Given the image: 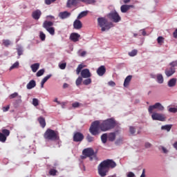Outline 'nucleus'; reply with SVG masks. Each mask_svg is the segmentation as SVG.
I'll return each instance as SVG.
<instances>
[{
	"label": "nucleus",
	"instance_id": "nucleus-5",
	"mask_svg": "<svg viewBox=\"0 0 177 177\" xmlns=\"http://www.w3.org/2000/svg\"><path fill=\"white\" fill-rule=\"evenodd\" d=\"M44 139H47V140H59V135L57 132L48 129L44 133Z\"/></svg>",
	"mask_w": 177,
	"mask_h": 177
},
{
	"label": "nucleus",
	"instance_id": "nucleus-42",
	"mask_svg": "<svg viewBox=\"0 0 177 177\" xmlns=\"http://www.w3.org/2000/svg\"><path fill=\"white\" fill-rule=\"evenodd\" d=\"M159 149H160V150H162V153H164V154H168V153H169V151L163 146H160L159 147Z\"/></svg>",
	"mask_w": 177,
	"mask_h": 177
},
{
	"label": "nucleus",
	"instance_id": "nucleus-23",
	"mask_svg": "<svg viewBox=\"0 0 177 177\" xmlns=\"http://www.w3.org/2000/svg\"><path fill=\"white\" fill-rule=\"evenodd\" d=\"M30 68L32 71V73H37L38 71V69L39 68V63H35L30 66Z\"/></svg>",
	"mask_w": 177,
	"mask_h": 177
},
{
	"label": "nucleus",
	"instance_id": "nucleus-24",
	"mask_svg": "<svg viewBox=\"0 0 177 177\" xmlns=\"http://www.w3.org/2000/svg\"><path fill=\"white\" fill-rule=\"evenodd\" d=\"M116 136L117 135L115 134V132L110 133L108 135V140H109V142H114Z\"/></svg>",
	"mask_w": 177,
	"mask_h": 177
},
{
	"label": "nucleus",
	"instance_id": "nucleus-51",
	"mask_svg": "<svg viewBox=\"0 0 177 177\" xmlns=\"http://www.w3.org/2000/svg\"><path fill=\"white\" fill-rule=\"evenodd\" d=\"M10 99H15V97H19V93H14L9 96Z\"/></svg>",
	"mask_w": 177,
	"mask_h": 177
},
{
	"label": "nucleus",
	"instance_id": "nucleus-20",
	"mask_svg": "<svg viewBox=\"0 0 177 177\" xmlns=\"http://www.w3.org/2000/svg\"><path fill=\"white\" fill-rule=\"evenodd\" d=\"M79 2H81V0H68L67 7L71 8V6L77 5Z\"/></svg>",
	"mask_w": 177,
	"mask_h": 177
},
{
	"label": "nucleus",
	"instance_id": "nucleus-50",
	"mask_svg": "<svg viewBox=\"0 0 177 177\" xmlns=\"http://www.w3.org/2000/svg\"><path fill=\"white\" fill-rule=\"evenodd\" d=\"M170 67L171 68H175V67H177V61H174L169 64Z\"/></svg>",
	"mask_w": 177,
	"mask_h": 177
},
{
	"label": "nucleus",
	"instance_id": "nucleus-26",
	"mask_svg": "<svg viewBox=\"0 0 177 177\" xmlns=\"http://www.w3.org/2000/svg\"><path fill=\"white\" fill-rule=\"evenodd\" d=\"M38 121L42 128H45V127H46V122L45 121V118L39 117L38 118Z\"/></svg>",
	"mask_w": 177,
	"mask_h": 177
},
{
	"label": "nucleus",
	"instance_id": "nucleus-28",
	"mask_svg": "<svg viewBox=\"0 0 177 177\" xmlns=\"http://www.w3.org/2000/svg\"><path fill=\"white\" fill-rule=\"evenodd\" d=\"M88 12H89V11H88V10L83 11V12H80V13L78 15L77 19L78 20H80V19H82V17H85L86 16H87V15H88Z\"/></svg>",
	"mask_w": 177,
	"mask_h": 177
},
{
	"label": "nucleus",
	"instance_id": "nucleus-45",
	"mask_svg": "<svg viewBox=\"0 0 177 177\" xmlns=\"http://www.w3.org/2000/svg\"><path fill=\"white\" fill-rule=\"evenodd\" d=\"M39 38H40L41 41H45V39L46 38V35H45V33H44V32L41 31L39 32Z\"/></svg>",
	"mask_w": 177,
	"mask_h": 177
},
{
	"label": "nucleus",
	"instance_id": "nucleus-63",
	"mask_svg": "<svg viewBox=\"0 0 177 177\" xmlns=\"http://www.w3.org/2000/svg\"><path fill=\"white\" fill-rule=\"evenodd\" d=\"M140 32H141L142 35H143L144 37L146 36V31L145 30V29L140 30Z\"/></svg>",
	"mask_w": 177,
	"mask_h": 177
},
{
	"label": "nucleus",
	"instance_id": "nucleus-16",
	"mask_svg": "<svg viewBox=\"0 0 177 177\" xmlns=\"http://www.w3.org/2000/svg\"><path fill=\"white\" fill-rule=\"evenodd\" d=\"M73 28L75 30H81V28H82V22H81V21H80V19H76L74 22H73Z\"/></svg>",
	"mask_w": 177,
	"mask_h": 177
},
{
	"label": "nucleus",
	"instance_id": "nucleus-4",
	"mask_svg": "<svg viewBox=\"0 0 177 177\" xmlns=\"http://www.w3.org/2000/svg\"><path fill=\"white\" fill-rule=\"evenodd\" d=\"M84 65L79 64L77 69H76V74L80 75V73L81 74L82 78H91L92 77V73L88 68L83 69Z\"/></svg>",
	"mask_w": 177,
	"mask_h": 177
},
{
	"label": "nucleus",
	"instance_id": "nucleus-29",
	"mask_svg": "<svg viewBox=\"0 0 177 177\" xmlns=\"http://www.w3.org/2000/svg\"><path fill=\"white\" fill-rule=\"evenodd\" d=\"M83 3L86 5H95L96 3V0H80Z\"/></svg>",
	"mask_w": 177,
	"mask_h": 177
},
{
	"label": "nucleus",
	"instance_id": "nucleus-36",
	"mask_svg": "<svg viewBox=\"0 0 177 177\" xmlns=\"http://www.w3.org/2000/svg\"><path fill=\"white\" fill-rule=\"evenodd\" d=\"M123 142H124V138H120L116 140V141L115 142V145H116V146H120V145H122Z\"/></svg>",
	"mask_w": 177,
	"mask_h": 177
},
{
	"label": "nucleus",
	"instance_id": "nucleus-19",
	"mask_svg": "<svg viewBox=\"0 0 177 177\" xmlns=\"http://www.w3.org/2000/svg\"><path fill=\"white\" fill-rule=\"evenodd\" d=\"M130 8H133V5H122L120 7L122 13H127L129 10Z\"/></svg>",
	"mask_w": 177,
	"mask_h": 177
},
{
	"label": "nucleus",
	"instance_id": "nucleus-53",
	"mask_svg": "<svg viewBox=\"0 0 177 177\" xmlns=\"http://www.w3.org/2000/svg\"><path fill=\"white\" fill-rule=\"evenodd\" d=\"M50 77H52V75H48L47 76H46L45 77H44V79L41 80L42 82H46V81H48V80H49V78H50Z\"/></svg>",
	"mask_w": 177,
	"mask_h": 177
},
{
	"label": "nucleus",
	"instance_id": "nucleus-18",
	"mask_svg": "<svg viewBox=\"0 0 177 177\" xmlns=\"http://www.w3.org/2000/svg\"><path fill=\"white\" fill-rule=\"evenodd\" d=\"M176 82L177 79L175 77L170 79L167 82V86H169V88H174V86H176Z\"/></svg>",
	"mask_w": 177,
	"mask_h": 177
},
{
	"label": "nucleus",
	"instance_id": "nucleus-10",
	"mask_svg": "<svg viewBox=\"0 0 177 177\" xmlns=\"http://www.w3.org/2000/svg\"><path fill=\"white\" fill-rule=\"evenodd\" d=\"M83 156H86L87 157H90L91 161H92L93 158L91 157V156H95V151L92 148H87L83 150L82 151Z\"/></svg>",
	"mask_w": 177,
	"mask_h": 177
},
{
	"label": "nucleus",
	"instance_id": "nucleus-32",
	"mask_svg": "<svg viewBox=\"0 0 177 177\" xmlns=\"http://www.w3.org/2000/svg\"><path fill=\"white\" fill-rule=\"evenodd\" d=\"M154 110H157V106L156 104L149 106L148 111L149 114H151Z\"/></svg>",
	"mask_w": 177,
	"mask_h": 177
},
{
	"label": "nucleus",
	"instance_id": "nucleus-22",
	"mask_svg": "<svg viewBox=\"0 0 177 177\" xmlns=\"http://www.w3.org/2000/svg\"><path fill=\"white\" fill-rule=\"evenodd\" d=\"M156 82L158 84H164V77L160 73L156 75Z\"/></svg>",
	"mask_w": 177,
	"mask_h": 177
},
{
	"label": "nucleus",
	"instance_id": "nucleus-49",
	"mask_svg": "<svg viewBox=\"0 0 177 177\" xmlns=\"http://www.w3.org/2000/svg\"><path fill=\"white\" fill-rule=\"evenodd\" d=\"M50 175H51L52 176H55V175H56V174H57V171L56 169H51L49 171Z\"/></svg>",
	"mask_w": 177,
	"mask_h": 177
},
{
	"label": "nucleus",
	"instance_id": "nucleus-33",
	"mask_svg": "<svg viewBox=\"0 0 177 177\" xmlns=\"http://www.w3.org/2000/svg\"><path fill=\"white\" fill-rule=\"evenodd\" d=\"M1 133H3V135H4L5 136H6L8 138V136H9V135H10V131L6 129H1Z\"/></svg>",
	"mask_w": 177,
	"mask_h": 177
},
{
	"label": "nucleus",
	"instance_id": "nucleus-35",
	"mask_svg": "<svg viewBox=\"0 0 177 177\" xmlns=\"http://www.w3.org/2000/svg\"><path fill=\"white\" fill-rule=\"evenodd\" d=\"M8 137L5 135H3V133H0V142H2V143H5V142H6V138Z\"/></svg>",
	"mask_w": 177,
	"mask_h": 177
},
{
	"label": "nucleus",
	"instance_id": "nucleus-7",
	"mask_svg": "<svg viewBox=\"0 0 177 177\" xmlns=\"http://www.w3.org/2000/svg\"><path fill=\"white\" fill-rule=\"evenodd\" d=\"M52 26H53V22L50 21H45L43 24L44 28L50 33V35H55V28Z\"/></svg>",
	"mask_w": 177,
	"mask_h": 177
},
{
	"label": "nucleus",
	"instance_id": "nucleus-21",
	"mask_svg": "<svg viewBox=\"0 0 177 177\" xmlns=\"http://www.w3.org/2000/svg\"><path fill=\"white\" fill-rule=\"evenodd\" d=\"M36 86L37 83L35 82V80H30L26 85V88L27 89H32V88H35Z\"/></svg>",
	"mask_w": 177,
	"mask_h": 177
},
{
	"label": "nucleus",
	"instance_id": "nucleus-37",
	"mask_svg": "<svg viewBox=\"0 0 177 177\" xmlns=\"http://www.w3.org/2000/svg\"><path fill=\"white\" fill-rule=\"evenodd\" d=\"M136 55H138V50L134 49L129 53V56H130L131 57H133L136 56Z\"/></svg>",
	"mask_w": 177,
	"mask_h": 177
},
{
	"label": "nucleus",
	"instance_id": "nucleus-25",
	"mask_svg": "<svg viewBox=\"0 0 177 177\" xmlns=\"http://www.w3.org/2000/svg\"><path fill=\"white\" fill-rule=\"evenodd\" d=\"M132 80V75H129L127 76L124 82V86L125 88H127V86H128V85H129V82H131V80Z\"/></svg>",
	"mask_w": 177,
	"mask_h": 177
},
{
	"label": "nucleus",
	"instance_id": "nucleus-55",
	"mask_svg": "<svg viewBox=\"0 0 177 177\" xmlns=\"http://www.w3.org/2000/svg\"><path fill=\"white\" fill-rule=\"evenodd\" d=\"M80 105H81V104H80L79 102H74V103L72 104V106H73L74 109L78 108V106H80Z\"/></svg>",
	"mask_w": 177,
	"mask_h": 177
},
{
	"label": "nucleus",
	"instance_id": "nucleus-13",
	"mask_svg": "<svg viewBox=\"0 0 177 177\" xmlns=\"http://www.w3.org/2000/svg\"><path fill=\"white\" fill-rule=\"evenodd\" d=\"M58 16L62 20H64L65 19H68V17L71 16V12L67 11L61 12L59 13Z\"/></svg>",
	"mask_w": 177,
	"mask_h": 177
},
{
	"label": "nucleus",
	"instance_id": "nucleus-56",
	"mask_svg": "<svg viewBox=\"0 0 177 177\" xmlns=\"http://www.w3.org/2000/svg\"><path fill=\"white\" fill-rule=\"evenodd\" d=\"M17 53L19 56H21V55H23V48H17Z\"/></svg>",
	"mask_w": 177,
	"mask_h": 177
},
{
	"label": "nucleus",
	"instance_id": "nucleus-57",
	"mask_svg": "<svg viewBox=\"0 0 177 177\" xmlns=\"http://www.w3.org/2000/svg\"><path fill=\"white\" fill-rule=\"evenodd\" d=\"M145 149H150V147H151V144H150V142H145Z\"/></svg>",
	"mask_w": 177,
	"mask_h": 177
},
{
	"label": "nucleus",
	"instance_id": "nucleus-64",
	"mask_svg": "<svg viewBox=\"0 0 177 177\" xmlns=\"http://www.w3.org/2000/svg\"><path fill=\"white\" fill-rule=\"evenodd\" d=\"M173 37L174 38H177V29H176V30L174 32Z\"/></svg>",
	"mask_w": 177,
	"mask_h": 177
},
{
	"label": "nucleus",
	"instance_id": "nucleus-34",
	"mask_svg": "<svg viewBox=\"0 0 177 177\" xmlns=\"http://www.w3.org/2000/svg\"><path fill=\"white\" fill-rule=\"evenodd\" d=\"M129 132L131 135H135L136 133V127L130 126L129 127Z\"/></svg>",
	"mask_w": 177,
	"mask_h": 177
},
{
	"label": "nucleus",
	"instance_id": "nucleus-31",
	"mask_svg": "<svg viewBox=\"0 0 177 177\" xmlns=\"http://www.w3.org/2000/svg\"><path fill=\"white\" fill-rule=\"evenodd\" d=\"M107 139H109V136H107V133H104L101 136V140L102 143H106Z\"/></svg>",
	"mask_w": 177,
	"mask_h": 177
},
{
	"label": "nucleus",
	"instance_id": "nucleus-2",
	"mask_svg": "<svg viewBox=\"0 0 177 177\" xmlns=\"http://www.w3.org/2000/svg\"><path fill=\"white\" fill-rule=\"evenodd\" d=\"M116 126L117 121H115L113 118H109L104 120L100 124V130L102 131V132H106L107 131H110V129H113Z\"/></svg>",
	"mask_w": 177,
	"mask_h": 177
},
{
	"label": "nucleus",
	"instance_id": "nucleus-39",
	"mask_svg": "<svg viewBox=\"0 0 177 177\" xmlns=\"http://www.w3.org/2000/svg\"><path fill=\"white\" fill-rule=\"evenodd\" d=\"M91 84H92V79H91L89 77H88L87 79H86L83 81L84 85H89Z\"/></svg>",
	"mask_w": 177,
	"mask_h": 177
},
{
	"label": "nucleus",
	"instance_id": "nucleus-58",
	"mask_svg": "<svg viewBox=\"0 0 177 177\" xmlns=\"http://www.w3.org/2000/svg\"><path fill=\"white\" fill-rule=\"evenodd\" d=\"M56 0H45L46 5H50L52 2H55Z\"/></svg>",
	"mask_w": 177,
	"mask_h": 177
},
{
	"label": "nucleus",
	"instance_id": "nucleus-43",
	"mask_svg": "<svg viewBox=\"0 0 177 177\" xmlns=\"http://www.w3.org/2000/svg\"><path fill=\"white\" fill-rule=\"evenodd\" d=\"M167 110L169 113H177V108H175V107L168 106Z\"/></svg>",
	"mask_w": 177,
	"mask_h": 177
},
{
	"label": "nucleus",
	"instance_id": "nucleus-61",
	"mask_svg": "<svg viewBox=\"0 0 177 177\" xmlns=\"http://www.w3.org/2000/svg\"><path fill=\"white\" fill-rule=\"evenodd\" d=\"M17 100H16V103H17V104H19V103H21V95H19L17 97Z\"/></svg>",
	"mask_w": 177,
	"mask_h": 177
},
{
	"label": "nucleus",
	"instance_id": "nucleus-14",
	"mask_svg": "<svg viewBox=\"0 0 177 177\" xmlns=\"http://www.w3.org/2000/svg\"><path fill=\"white\" fill-rule=\"evenodd\" d=\"M80 37H81V35L75 32H73L70 35V39L71 41H73V42H78V41H80Z\"/></svg>",
	"mask_w": 177,
	"mask_h": 177
},
{
	"label": "nucleus",
	"instance_id": "nucleus-52",
	"mask_svg": "<svg viewBox=\"0 0 177 177\" xmlns=\"http://www.w3.org/2000/svg\"><path fill=\"white\" fill-rule=\"evenodd\" d=\"M80 52L81 50L78 51L79 56H81L82 57H85V56L86 55V51H82V53Z\"/></svg>",
	"mask_w": 177,
	"mask_h": 177
},
{
	"label": "nucleus",
	"instance_id": "nucleus-17",
	"mask_svg": "<svg viewBox=\"0 0 177 177\" xmlns=\"http://www.w3.org/2000/svg\"><path fill=\"white\" fill-rule=\"evenodd\" d=\"M41 15H42L41 10H36L35 11L32 12V17L35 20H39V19L41 17Z\"/></svg>",
	"mask_w": 177,
	"mask_h": 177
},
{
	"label": "nucleus",
	"instance_id": "nucleus-44",
	"mask_svg": "<svg viewBox=\"0 0 177 177\" xmlns=\"http://www.w3.org/2000/svg\"><path fill=\"white\" fill-rule=\"evenodd\" d=\"M157 42L159 45H162V44H164V37H162V36L158 37Z\"/></svg>",
	"mask_w": 177,
	"mask_h": 177
},
{
	"label": "nucleus",
	"instance_id": "nucleus-3",
	"mask_svg": "<svg viewBox=\"0 0 177 177\" xmlns=\"http://www.w3.org/2000/svg\"><path fill=\"white\" fill-rule=\"evenodd\" d=\"M97 24L101 27V31L102 32L109 31V30L113 27V24L109 22L105 17L97 18Z\"/></svg>",
	"mask_w": 177,
	"mask_h": 177
},
{
	"label": "nucleus",
	"instance_id": "nucleus-15",
	"mask_svg": "<svg viewBox=\"0 0 177 177\" xmlns=\"http://www.w3.org/2000/svg\"><path fill=\"white\" fill-rule=\"evenodd\" d=\"M106 73V67L104 66H101L97 69V74L99 77H103Z\"/></svg>",
	"mask_w": 177,
	"mask_h": 177
},
{
	"label": "nucleus",
	"instance_id": "nucleus-6",
	"mask_svg": "<svg viewBox=\"0 0 177 177\" xmlns=\"http://www.w3.org/2000/svg\"><path fill=\"white\" fill-rule=\"evenodd\" d=\"M89 132L93 136L99 135L100 133V122L99 121H95L91 124L89 129Z\"/></svg>",
	"mask_w": 177,
	"mask_h": 177
},
{
	"label": "nucleus",
	"instance_id": "nucleus-38",
	"mask_svg": "<svg viewBox=\"0 0 177 177\" xmlns=\"http://www.w3.org/2000/svg\"><path fill=\"white\" fill-rule=\"evenodd\" d=\"M82 83V77L79 76L75 81V84L77 86H80V85Z\"/></svg>",
	"mask_w": 177,
	"mask_h": 177
},
{
	"label": "nucleus",
	"instance_id": "nucleus-12",
	"mask_svg": "<svg viewBox=\"0 0 177 177\" xmlns=\"http://www.w3.org/2000/svg\"><path fill=\"white\" fill-rule=\"evenodd\" d=\"M175 72H176L175 68H172L171 66L168 67L165 71V73L167 77H172V75L175 74Z\"/></svg>",
	"mask_w": 177,
	"mask_h": 177
},
{
	"label": "nucleus",
	"instance_id": "nucleus-27",
	"mask_svg": "<svg viewBox=\"0 0 177 177\" xmlns=\"http://www.w3.org/2000/svg\"><path fill=\"white\" fill-rule=\"evenodd\" d=\"M172 129V124H166L161 127L162 131H167V132H169L171 129Z\"/></svg>",
	"mask_w": 177,
	"mask_h": 177
},
{
	"label": "nucleus",
	"instance_id": "nucleus-8",
	"mask_svg": "<svg viewBox=\"0 0 177 177\" xmlns=\"http://www.w3.org/2000/svg\"><path fill=\"white\" fill-rule=\"evenodd\" d=\"M108 17L113 21V23H120L121 17L117 11H112L108 15Z\"/></svg>",
	"mask_w": 177,
	"mask_h": 177
},
{
	"label": "nucleus",
	"instance_id": "nucleus-48",
	"mask_svg": "<svg viewBox=\"0 0 177 177\" xmlns=\"http://www.w3.org/2000/svg\"><path fill=\"white\" fill-rule=\"evenodd\" d=\"M45 73V70L40 69L36 74L37 77H41L44 75V73Z\"/></svg>",
	"mask_w": 177,
	"mask_h": 177
},
{
	"label": "nucleus",
	"instance_id": "nucleus-9",
	"mask_svg": "<svg viewBox=\"0 0 177 177\" xmlns=\"http://www.w3.org/2000/svg\"><path fill=\"white\" fill-rule=\"evenodd\" d=\"M151 118L153 121H165V115L162 113H153L151 115Z\"/></svg>",
	"mask_w": 177,
	"mask_h": 177
},
{
	"label": "nucleus",
	"instance_id": "nucleus-30",
	"mask_svg": "<svg viewBox=\"0 0 177 177\" xmlns=\"http://www.w3.org/2000/svg\"><path fill=\"white\" fill-rule=\"evenodd\" d=\"M156 110H158V111H164L165 110V107L164 106H162V104H161V103L160 102H156Z\"/></svg>",
	"mask_w": 177,
	"mask_h": 177
},
{
	"label": "nucleus",
	"instance_id": "nucleus-11",
	"mask_svg": "<svg viewBox=\"0 0 177 177\" xmlns=\"http://www.w3.org/2000/svg\"><path fill=\"white\" fill-rule=\"evenodd\" d=\"M73 140L74 142H82L84 140V134L80 132L75 133Z\"/></svg>",
	"mask_w": 177,
	"mask_h": 177
},
{
	"label": "nucleus",
	"instance_id": "nucleus-59",
	"mask_svg": "<svg viewBox=\"0 0 177 177\" xmlns=\"http://www.w3.org/2000/svg\"><path fill=\"white\" fill-rule=\"evenodd\" d=\"M9 109H10V106L8 105L7 106L3 107V111L5 113L6 111H9Z\"/></svg>",
	"mask_w": 177,
	"mask_h": 177
},
{
	"label": "nucleus",
	"instance_id": "nucleus-62",
	"mask_svg": "<svg viewBox=\"0 0 177 177\" xmlns=\"http://www.w3.org/2000/svg\"><path fill=\"white\" fill-rule=\"evenodd\" d=\"M108 84L109 85V86H115V82H114L113 81L109 82Z\"/></svg>",
	"mask_w": 177,
	"mask_h": 177
},
{
	"label": "nucleus",
	"instance_id": "nucleus-1",
	"mask_svg": "<svg viewBox=\"0 0 177 177\" xmlns=\"http://www.w3.org/2000/svg\"><path fill=\"white\" fill-rule=\"evenodd\" d=\"M117 163L113 160H105L101 162L97 166L98 175L101 177L107 176L110 168H115Z\"/></svg>",
	"mask_w": 177,
	"mask_h": 177
},
{
	"label": "nucleus",
	"instance_id": "nucleus-47",
	"mask_svg": "<svg viewBox=\"0 0 177 177\" xmlns=\"http://www.w3.org/2000/svg\"><path fill=\"white\" fill-rule=\"evenodd\" d=\"M86 140L89 143H91V142H93V140H95V139L91 135L88 134L87 136H86Z\"/></svg>",
	"mask_w": 177,
	"mask_h": 177
},
{
	"label": "nucleus",
	"instance_id": "nucleus-40",
	"mask_svg": "<svg viewBox=\"0 0 177 177\" xmlns=\"http://www.w3.org/2000/svg\"><path fill=\"white\" fill-rule=\"evenodd\" d=\"M32 104L33 106H35V107H37V106H39V100L37 98H33L32 102Z\"/></svg>",
	"mask_w": 177,
	"mask_h": 177
},
{
	"label": "nucleus",
	"instance_id": "nucleus-46",
	"mask_svg": "<svg viewBox=\"0 0 177 177\" xmlns=\"http://www.w3.org/2000/svg\"><path fill=\"white\" fill-rule=\"evenodd\" d=\"M19 67V62H16L14 63L10 67V71H12L15 68H17Z\"/></svg>",
	"mask_w": 177,
	"mask_h": 177
},
{
	"label": "nucleus",
	"instance_id": "nucleus-54",
	"mask_svg": "<svg viewBox=\"0 0 177 177\" xmlns=\"http://www.w3.org/2000/svg\"><path fill=\"white\" fill-rule=\"evenodd\" d=\"M66 66H67L66 63H62L59 64V67L61 70H64V68H66Z\"/></svg>",
	"mask_w": 177,
	"mask_h": 177
},
{
	"label": "nucleus",
	"instance_id": "nucleus-60",
	"mask_svg": "<svg viewBox=\"0 0 177 177\" xmlns=\"http://www.w3.org/2000/svg\"><path fill=\"white\" fill-rule=\"evenodd\" d=\"M127 177H135V174H133L132 171H129L127 173Z\"/></svg>",
	"mask_w": 177,
	"mask_h": 177
},
{
	"label": "nucleus",
	"instance_id": "nucleus-41",
	"mask_svg": "<svg viewBox=\"0 0 177 177\" xmlns=\"http://www.w3.org/2000/svg\"><path fill=\"white\" fill-rule=\"evenodd\" d=\"M12 42L10 41V40L9 39H3V45H4V46H9V45H11Z\"/></svg>",
	"mask_w": 177,
	"mask_h": 177
}]
</instances>
